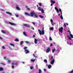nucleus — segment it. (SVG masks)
Wrapping results in <instances>:
<instances>
[{
  "instance_id": "obj_39",
  "label": "nucleus",
  "mask_w": 73,
  "mask_h": 73,
  "mask_svg": "<svg viewBox=\"0 0 73 73\" xmlns=\"http://www.w3.org/2000/svg\"><path fill=\"white\" fill-rule=\"evenodd\" d=\"M49 40L50 41H52V39L51 37H50Z\"/></svg>"
},
{
  "instance_id": "obj_14",
  "label": "nucleus",
  "mask_w": 73,
  "mask_h": 73,
  "mask_svg": "<svg viewBox=\"0 0 73 73\" xmlns=\"http://www.w3.org/2000/svg\"><path fill=\"white\" fill-rule=\"evenodd\" d=\"M52 68V65L49 64L48 66V69H50Z\"/></svg>"
},
{
  "instance_id": "obj_53",
  "label": "nucleus",
  "mask_w": 73,
  "mask_h": 73,
  "mask_svg": "<svg viewBox=\"0 0 73 73\" xmlns=\"http://www.w3.org/2000/svg\"><path fill=\"white\" fill-rule=\"evenodd\" d=\"M0 39H1V40H3V38H1V37L0 36Z\"/></svg>"
},
{
  "instance_id": "obj_37",
  "label": "nucleus",
  "mask_w": 73,
  "mask_h": 73,
  "mask_svg": "<svg viewBox=\"0 0 73 73\" xmlns=\"http://www.w3.org/2000/svg\"><path fill=\"white\" fill-rule=\"evenodd\" d=\"M39 5L40 6H42V3H39Z\"/></svg>"
},
{
  "instance_id": "obj_38",
  "label": "nucleus",
  "mask_w": 73,
  "mask_h": 73,
  "mask_svg": "<svg viewBox=\"0 0 73 73\" xmlns=\"http://www.w3.org/2000/svg\"><path fill=\"white\" fill-rule=\"evenodd\" d=\"M24 49H25V50H26V49H27V47H25L24 48H23Z\"/></svg>"
},
{
  "instance_id": "obj_29",
  "label": "nucleus",
  "mask_w": 73,
  "mask_h": 73,
  "mask_svg": "<svg viewBox=\"0 0 73 73\" xmlns=\"http://www.w3.org/2000/svg\"><path fill=\"white\" fill-rule=\"evenodd\" d=\"M9 63V64H10L11 62V61L10 60H8L7 61Z\"/></svg>"
},
{
  "instance_id": "obj_43",
  "label": "nucleus",
  "mask_w": 73,
  "mask_h": 73,
  "mask_svg": "<svg viewBox=\"0 0 73 73\" xmlns=\"http://www.w3.org/2000/svg\"><path fill=\"white\" fill-rule=\"evenodd\" d=\"M15 16H16V17H19V15H15Z\"/></svg>"
},
{
  "instance_id": "obj_41",
  "label": "nucleus",
  "mask_w": 73,
  "mask_h": 73,
  "mask_svg": "<svg viewBox=\"0 0 73 73\" xmlns=\"http://www.w3.org/2000/svg\"><path fill=\"white\" fill-rule=\"evenodd\" d=\"M2 48H3V49H4L5 48V47H4V46H3L2 47Z\"/></svg>"
},
{
  "instance_id": "obj_9",
  "label": "nucleus",
  "mask_w": 73,
  "mask_h": 73,
  "mask_svg": "<svg viewBox=\"0 0 73 73\" xmlns=\"http://www.w3.org/2000/svg\"><path fill=\"white\" fill-rule=\"evenodd\" d=\"M37 41H38V39H35L34 42L36 44H37Z\"/></svg>"
},
{
  "instance_id": "obj_49",
  "label": "nucleus",
  "mask_w": 73,
  "mask_h": 73,
  "mask_svg": "<svg viewBox=\"0 0 73 73\" xmlns=\"http://www.w3.org/2000/svg\"><path fill=\"white\" fill-rule=\"evenodd\" d=\"M44 72H46V69H44Z\"/></svg>"
},
{
  "instance_id": "obj_27",
  "label": "nucleus",
  "mask_w": 73,
  "mask_h": 73,
  "mask_svg": "<svg viewBox=\"0 0 73 73\" xmlns=\"http://www.w3.org/2000/svg\"><path fill=\"white\" fill-rule=\"evenodd\" d=\"M0 64H1V65H5V64L3 63H0Z\"/></svg>"
},
{
  "instance_id": "obj_51",
  "label": "nucleus",
  "mask_w": 73,
  "mask_h": 73,
  "mask_svg": "<svg viewBox=\"0 0 73 73\" xmlns=\"http://www.w3.org/2000/svg\"><path fill=\"white\" fill-rule=\"evenodd\" d=\"M6 13H7V14H9V12H6Z\"/></svg>"
},
{
  "instance_id": "obj_55",
  "label": "nucleus",
  "mask_w": 73,
  "mask_h": 73,
  "mask_svg": "<svg viewBox=\"0 0 73 73\" xmlns=\"http://www.w3.org/2000/svg\"><path fill=\"white\" fill-rule=\"evenodd\" d=\"M36 36H35V35H33V37H35Z\"/></svg>"
},
{
  "instance_id": "obj_12",
  "label": "nucleus",
  "mask_w": 73,
  "mask_h": 73,
  "mask_svg": "<svg viewBox=\"0 0 73 73\" xmlns=\"http://www.w3.org/2000/svg\"><path fill=\"white\" fill-rule=\"evenodd\" d=\"M23 26H25V27H27V28H29V25H27V24H24L23 25Z\"/></svg>"
},
{
  "instance_id": "obj_45",
  "label": "nucleus",
  "mask_w": 73,
  "mask_h": 73,
  "mask_svg": "<svg viewBox=\"0 0 73 73\" xmlns=\"http://www.w3.org/2000/svg\"><path fill=\"white\" fill-rule=\"evenodd\" d=\"M12 69H13L14 68V66L13 65L11 66Z\"/></svg>"
},
{
  "instance_id": "obj_60",
  "label": "nucleus",
  "mask_w": 73,
  "mask_h": 73,
  "mask_svg": "<svg viewBox=\"0 0 73 73\" xmlns=\"http://www.w3.org/2000/svg\"><path fill=\"white\" fill-rule=\"evenodd\" d=\"M3 58H4V59L5 60V59H6V57H3Z\"/></svg>"
},
{
  "instance_id": "obj_3",
  "label": "nucleus",
  "mask_w": 73,
  "mask_h": 73,
  "mask_svg": "<svg viewBox=\"0 0 73 73\" xmlns=\"http://www.w3.org/2000/svg\"><path fill=\"white\" fill-rule=\"evenodd\" d=\"M34 11H31L30 13V16H32V17H33V16H34V15H35L36 13L34 12Z\"/></svg>"
},
{
  "instance_id": "obj_20",
  "label": "nucleus",
  "mask_w": 73,
  "mask_h": 73,
  "mask_svg": "<svg viewBox=\"0 0 73 73\" xmlns=\"http://www.w3.org/2000/svg\"><path fill=\"white\" fill-rule=\"evenodd\" d=\"M24 43V42L23 41H21L20 42V45H21L23 44Z\"/></svg>"
},
{
  "instance_id": "obj_63",
  "label": "nucleus",
  "mask_w": 73,
  "mask_h": 73,
  "mask_svg": "<svg viewBox=\"0 0 73 73\" xmlns=\"http://www.w3.org/2000/svg\"><path fill=\"white\" fill-rule=\"evenodd\" d=\"M50 46H52V44H51L50 45Z\"/></svg>"
},
{
  "instance_id": "obj_34",
  "label": "nucleus",
  "mask_w": 73,
  "mask_h": 73,
  "mask_svg": "<svg viewBox=\"0 0 73 73\" xmlns=\"http://www.w3.org/2000/svg\"><path fill=\"white\" fill-rule=\"evenodd\" d=\"M34 16L35 17H38V16H37V15L35 14L34 15Z\"/></svg>"
},
{
  "instance_id": "obj_30",
  "label": "nucleus",
  "mask_w": 73,
  "mask_h": 73,
  "mask_svg": "<svg viewBox=\"0 0 73 73\" xmlns=\"http://www.w3.org/2000/svg\"><path fill=\"white\" fill-rule=\"evenodd\" d=\"M60 18H61L62 20H63V17H62V14H61Z\"/></svg>"
},
{
  "instance_id": "obj_40",
  "label": "nucleus",
  "mask_w": 73,
  "mask_h": 73,
  "mask_svg": "<svg viewBox=\"0 0 73 73\" xmlns=\"http://www.w3.org/2000/svg\"><path fill=\"white\" fill-rule=\"evenodd\" d=\"M69 73H73V70L72 71H70Z\"/></svg>"
},
{
  "instance_id": "obj_46",
  "label": "nucleus",
  "mask_w": 73,
  "mask_h": 73,
  "mask_svg": "<svg viewBox=\"0 0 73 73\" xmlns=\"http://www.w3.org/2000/svg\"><path fill=\"white\" fill-rule=\"evenodd\" d=\"M15 65H17V62H16L15 64Z\"/></svg>"
},
{
  "instance_id": "obj_31",
  "label": "nucleus",
  "mask_w": 73,
  "mask_h": 73,
  "mask_svg": "<svg viewBox=\"0 0 73 73\" xmlns=\"http://www.w3.org/2000/svg\"><path fill=\"white\" fill-rule=\"evenodd\" d=\"M44 61L45 62H46V63H47V62H48L46 59H44Z\"/></svg>"
},
{
  "instance_id": "obj_8",
  "label": "nucleus",
  "mask_w": 73,
  "mask_h": 73,
  "mask_svg": "<svg viewBox=\"0 0 73 73\" xmlns=\"http://www.w3.org/2000/svg\"><path fill=\"white\" fill-rule=\"evenodd\" d=\"M25 15H27V16H30V14L29 13H27V12H25Z\"/></svg>"
},
{
  "instance_id": "obj_61",
  "label": "nucleus",
  "mask_w": 73,
  "mask_h": 73,
  "mask_svg": "<svg viewBox=\"0 0 73 73\" xmlns=\"http://www.w3.org/2000/svg\"><path fill=\"white\" fill-rule=\"evenodd\" d=\"M11 64H12V65H14V63H11Z\"/></svg>"
},
{
  "instance_id": "obj_21",
  "label": "nucleus",
  "mask_w": 73,
  "mask_h": 73,
  "mask_svg": "<svg viewBox=\"0 0 73 73\" xmlns=\"http://www.w3.org/2000/svg\"><path fill=\"white\" fill-rule=\"evenodd\" d=\"M16 9H17V10H20V8H19V7H16Z\"/></svg>"
},
{
  "instance_id": "obj_33",
  "label": "nucleus",
  "mask_w": 73,
  "mask_h": 73,
  "mask_svg": "<svg viewBox=\"0 0 73 73\" xmlns=\"http://www.w3.org/2000/svg\"><path fill=\"white\" fill-rule=\"evenodd\" d=\"M52 53H54L56 49H52Z\"/></svg>"
},
{
  "instance_id": "obj_22",
  "label": "nucleus",
  "mask_w": 73,
  "mask_h": 73,
  "mask_svg": "<svg viewBox=\"0 0 73 73\" xmlns=\"http://www.w3.org/2000/svg\"><path fill=\"white\" fill-rule=\"evenodd\" d=\"M39 17H40V18H41L42 19H43V18H44V16H42L41 15H39Z\"/></svg>"
},
{
  "instance_id": "obj_19",
  "label": "nucleus",
  "mask_w": 73,
  "mask_h": 73,
  "mask_svg": "<svg viewBox=\"0 0 73 73\" xmlns=\"http://www.w3.org/2000/svg\"><path fill=\"white\" fill-rule=\"evenodd\" d=\"M1 32L2 33H5V31H4V30H1Z\"/></svg>"
},
{
  "instance_id": "obj_10",
  "label": "nucleus",
  "mask_w": 73,
  "mask_h": 73,
  "mask_svg": "<svg viewBox=\"0 0 73 73\" xmlns=\"http://www.w3.org/2000/svg\"><path fill=\"white\" fill-rule=\"evenodd\" d=\"M24 51H26V52H25L26 54H27V53H28L29 52V51L28 50H24Z\"/></svg>"
},
{
  "instance_id": "obj_18",
  "label": "nucleus",
  "mask_w": 73,
  "mask_h": 73,
  "mask_svg": "<svg viewBox=\"0 0 73 73\" xmlns=\"http://www.w3.org/2000/svg\"><path fill=\"white\" fill-rule=\"evenodd\" d=\"M23 34L24 36H27V35L26 34V33L25 32H23Z\"/></svg>"
},
{
  "instance_id": "obj_56",
  "label": "nucleus",
  "mask_w": 73,
  "mask_h": 73,
  "mask_svg": "<svg viewBox=\"0 0 73 73\" xmlns=\"http://www.w3.org/2000/svg\"><path fill=\"white\" fill-rule=\"evenodd\" d=\"M52 59H53V56H52L51 57V58L50 59V60H52Z\"/></svg>"
},
{
  "instance_id": "obj_52",
  "label": "nucleus",
  "mask_w": 73,
  "mask_h": 73,
  "mask_svg": "<svg viewBox=\"0 0 73 73\" xmlns=\"http://www.w3.org/2000/svg\"><path fill=\"white\" fill-rule=\"evenodd\" d=\"M31 29H33V30H35V29L33 27L31 28Z\"/></svg>"
},
{
  "instance_id": "obj_36",
  "label": "nucleus",
  "mask_w": 73,
  "mask_h": 73,
  "mask_svg": "<svg viewBox=\"0 0 73 73\" xmlns=\"http://www.w3.org/2000/svg\"><path fill=\"white\" fill-rule=\"evenodd\" d=\"M25 42L26 43H27V44H29V42H28V41H26Z\"/></svg>"
},
{
  "instance_id": "obj_62",
  "label": "nucleus",
  "mask_w": 73,
  "mask_h": 73,
  "mask_svg": "<svg viewBox=\"0 0 73 73\" xmlns=\"http://www.w3.org/2000/svg\"><path fill=\"white\" fill-rule=\"evenodd\" d=\"M54 45H56V43L55 42H54Z\"/></svg>"
},
{
  "instance_id": "obj_24",
  "label": "nucleus",
  "mask_w": 73,
  "mask_h": 73,
  "mask_svg": "<svg viewBox=\"0 0 73 73\" xmlns=\"http://www.w3.org/2000/svg\"><path fill=\"white\" fill-rule=\"evenodd\" d=\"M3 67L0 68V71H2V70H3Z\"/></svg>"
},
{
  "instance_id": "obj_28",
  "label": "nucleus",
  "mask_w": 73,
  "mask_h": 73,
  "mask_svg": "<svg viewBox=\"0 0 73 73\" xmlns=\"http://www.w3.org/2000/svg\"><path fill=\"white\" fill-rule=\"evenodd\" d=\"M42 72V71L41 69L39 70V72L38 73H41Z\"/></svg>"
},
{
  "instance_id": "obj_54",
  "label": "nucleus",
  "mask_w": 73,
  "mask_h": 73,
  "mask_svg": "<svg viewBox=\"0 0 73 73\" xmlns=\"http://www.w3.org/2000/svg\"><path fill=\"white\" fill-rule=\"evenodd\" d=\"M12 19L13 20H15V19L13 17H11Z\"/></svg>"
},
{
  "instance_id": "obj_15",
  "label": "nucleus",
  "mask_w": 73,
  "mask_h": 73,
  "mask_svg": "<svg viewBox=\"0 0 73 73\" xmlns=\"http://www.w3.org/2000/svg\"><path fill=\"white\" fill-rule=\"evenodd\" d=\"M14 41H16V42H19V39L16 38L15 39V40H14Z\"/></svg>"
},
{
  "instance_id": "obj_26",
  "label": "nucleus",
  "mask_w": 73,
  "mask_h": 73,
  "mask_svg": "<svg viewBox=\"0 0 73 73\" xmlns=\"http://www.w3.org/2000/svg\"><path fill=\"white\" fill-rule=\"evenodd\" d=\"M70 36H71V38H73V35L72 34H70Z\"/></svg>"
},
{
  "instance_id": "obj_1",
  "label": "nucleus",
  "mask_w": 73,
  "mask_h": 73,
  "mask_svg": "<svg viewBox=\"0 0 73 73\" xmlns=\"http://www.w3.org/2000/svg\"><path fill=\"white\" fill-rule=\"evenodd\" d=\"M44 27L43 28L42 30L41 31L40 29H38V31L39 32V34L40 35H44L45 34V32L44 31Z\"/></svg>"
},
{
  "instance_id": "obj_47",
  "label": "nucleus",
  "mask_w": 73,
  "mask_h": 73,
  "mask_svg": "<svg viewBox=\"0 0 73 73\" xmlns=\"http://www.w3.org/2000/svg\"><path fill=\"white\" fill-rule=\"evenodd\" d=\"M9 15H12V13L9 12Z\"/></svg>"
},
{
  "instance_id": "obj_25",
  "label": "nucleus",
  "mask_w": 73,
  "mask_h": 73,
  "mask_svg": "<svg viewBox=\"0 0 73 73\" xmlns=\"http://www.w3.org/2000/svg\"><path fill=\"white\" fill-rule=\"evenodd\" d=\"M42 9L40 7H38V10H39V11H41Z\"/></svg>"
},
{
  "instance_id": "obj_64",
  "label": "nucleus",
  "mask_w": 73,
  "mask_h": 73,
  "mask_svg": "<svg viewBox=\"0 0 73 73\" xmlns=\"http://www.w3.org/2000/svg\"><path fill=\"white\" fill-rule=\"evenodd\" d=\"M41 40V39H39V40H38V41H40Z\"/></svg>"
},
{
  "instance_id": "obj_17",
  "label": "nucleus",
  "mask_w": 73,
  "mask_h": 73,
  "mask_svg": "<svg viewBox=\"0 0 73 73\" xmlns=\"http://www.w3.org/2000/svg\"><path fill=\"white\" fill-rule=\"evenodd\" d=\"M40 11H41L42 13H44V9H41Z\"/></svg>"
},
{
  "instance_id": "obj_35",
  "label": "nucleus",
  "mask_w": 73,
  "mask_h": 73,
  "mask_svg": "<svg viewBox=\"0 0 73 73\" xmlns=\"http://www.w3.org/2000/svg\"><path fill=\"white\" fill-rule=\"evenodd\" d=\"M10 45L11 46H14V44L12 43H10Z\"/></svg>"
},
{
  "instance_id": "obj_59",
  "label": "nucleus",
  "mask_w": 73,
  "mask_h": 73,
  "mask_svg": "<svg viewBox=\"0 0 73 73\" xmlns=\"http://www.w3.org/2000/svg\"><path fill=\"white\" fill-rule=\"evenodd\" d=\"M32 23L34 24V25H35V22H32Z\"/></svg>"
},
{
  "instance_id": "obj_6",
  "label": "nucleus",
  "mask_w": 73,
  "mask_h": 73,
  "mask_svg": "<svg viewBox=\"0 0 73 73\" xmlns=\"http://www.w3.org/2000/svg\"><path fill=\"white\" fill-rule=\"evenodd\" d=\"M62 29H63V27H62L60 28L59 29V31L60 32H61L62 33Z\"/></svg>"
},
{
  "instance_id": "obj_7",
  "label": "nucleus",
  "mask_w": 73,
  "mask_h": 73,
  "mask_svg": "<svg viewBox=\"0 0 73 73\" xmlns=\"http://www.w3.org/2000/svg\"><path fill=\"white\" fill-rule=\"evenodd\" d=\"M50 48H48L46 50V53H49V52H50Z\"/></svg>"
},
{
  "instance_id": "obj_57",
  "label": "nucleus",
  "mask_w": 73,
  "mask_h": 73,
  "mask_svg": "<svg viewBox=\"0 0 73 73\" xmlns=\"http://www.w3.org/2000/svg\"><path fill=\"white\" fill-rule=\"evenodd\" d=\"M33 56H34V57H36L35 56V54H33Z\"/></svg>"
},
{
  "instance_id": "obj_5",
  "label": "nucleus",
  "mask_w": 73,
  "mask_h": 73,
  "mask_svg": "<svg viewBox=\"0 0 73 73\" xmlns=\"http://www.w3.org/2000/svg\"><path fill=\"white\" fill-rule=\"evenodd\" d=\"M51 3L50 5L51 6H53V4H55V3H56V1L53 0H51Z\"/></svg>"
},
{
  "instance_id": "obj_11",
  "label": "nucleus",
  "mask_w": 73,
  "mask_h": 73,
  "mask_svg": "<svg viewBox=\"0 0 73 73\" xmlns=\"http://www.w3.org/2000/svg\"><path fill=\"white\" fill-rule=\"evenodd\" d=\"M54 59H53V60H52L51 62V64H54Z\"/></svg>"
},
{
  "instance_id": "obj_32",
  "label": "nucleus",
  "mask_w": 73,
  "mask_h": 73,
  "mask_svg": "<svg viewBox=\"0 0 73 73\" xmlns=\"http://www.w3.org/2000/svg\"><path fill=\"white\" fill-rule=\"evenodd\" d=\"M26 8H27V9L28 10H30V9H29V8H28V7L27 6H26Z\"/></svg>"
},
{
  "instance_id": "obj_58",
  "label": "nucleus",
  "mask_w": 73,
  "mask_h": 73,
  "mask_svg": "<svg viewBox=\"0 0 73 73\" xmlns=\"http://www.w3.org/2000/svg\"><path fill=\"white\" fill-rule=\"evenodd\" d=\"M9 49H12V48L10 47H9Z\"/></svg>"
},
{
  "instance_id": "obj_16",
  "label": "nucleus",
  "mask_w": 73,
  "mask_h": 73,
  "mask_svg": "<svg viewBox=\"0 0 73 73\" xmlns=\"http://www.w3.org/2000/svg\"><path fill=\"white\" fill-rule=\"evenodd\" d=\"M53 29H54V28H53V27H50V31H52Z\"/></svg>"
},
{
  "instance_id": "obj_23",
  "label": "nucleus",
  "mask_w": 73,
  "mask_h": 73,
  "mask_svg": "<svg viewBox=\"0 0 73 73\" xmlns=\"http://www.w3.org/2000/svg\"><path fill=\"white\" fill-rule=\"evenodd\" d=\"M31 62H35V59H32L31 60Z\"/></svg>"
},
{
  "instance_id": "obj_42",
  "label": "nucleus",
  "mask_w": 73,
  "mask_h": 73,
  "mask_svg": "<svg viewBox=\"0 0 73 73\" xmlns=\"http://www.w3.org/2000/svg\"><path fill=\"white\" fill-rule=\"evenodd\" d=\"M33 67L32 66H31L30 67V69H33Z\"/></svg>"
},
{
  "instance_id": "obj_2",
  "label": "nucleus",
  "mask_w": 73,
  "mask_h": 73,
  "mask_svg": "<svg viewBox=\"0 0 73 73\" xmlns=\"http://www.w3.org/2000/svg\"><path fill=\"white\" fill-rule=\"evenodd\" d=\"M55 9H56V11L57 13H59V11H60V12H61V14H62V11L61 10V9H59V10H58V9H57V8L56 7H55Z\"/></svg>"
},
{
  "instance_id": "obj_4",
  "label": "nucleus",
  "mask_w": 73,
  "mask_h": 73,
  "mask_svg": "<svg viewBox=\"0 0 73 73\" xmlns=\"http://www.w3.org/2000/svg\"><path fill=\"white\" fill-rule=\"evenodd\" d=\"M7 23L8 24H10V25H16L15 23L9 22H7Z\"/></svg>"
},
{
  "instance_id": "obj_13",
  "label": "nucleus",
  "mask_w": 73,
  "mask_h": 73,
  "mask_svg": "<svg viewBox=\"0 0 73 73\" xmlns=\"http://www.w3.org/2000/svg\"><path fill=\"white\" fill-rule=\"evenodd\" d=\"M67 37H68V39H69V40H72V38H71V37H70V36L69 35H67Z\"/></svg>"
},
{
  "instance_id": "obj_50",
  "label": "nucleus",
  "mask_w": 73,
  "mask_h": 73,
  "mask_svg": "<svg viewBox=\"0 0 73 73\" xmlns=\"http://www.w3.org/2000/svg\"><path fill=\"white\" fill-rule=\"evenodd\" d=\"M36 68H38V65L37 64H36Z\"/></svg>"
},
{
  "instance_id": "obj_48",
  "label": "nucleus",
  "mask_w": 73,
  "mask_h": 73,
  "mask_svg": "<svg viewBox=\"0 0 73 73\" xmlns=\"http://www.w3.org/2000/svg\"><path fill=\"white\" fill-rule=\"evenodd\" d=\"M64 27H66V23H64Z\"/></svg>"
},
{
  "instance_id": "obj_44",
  "label": "nucleus",
  "mask_w": 73,
  "mask_h": 73,
  "mask_svg": "<svg viewBox=\"0 0 73 73\" xmlns=\"http://www.w3.org/2000/svg\"><path fill=\"white\" fill-rule=\"evenodd\" d=\"M50 21L51 23H53V21L52 19H51Z\"/></svg>"
}]
</instances>
